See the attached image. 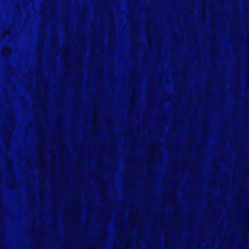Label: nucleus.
<instances>
[{
    "mask_svg": "<svg viewBox=\"0 0 249 249\" xmlns=\"http://www.w3.org/2000/svg\"><path fill=\"white\" fill-rule=\"evenodd\" d=\"M166 171H249V169H167Z\"/></svg>",
    "mask_w": 249,
    "mask_h": 249,
    "instance_id": "1",
    "label": "nucleus"
},
{
    "mask_svg": "<svg viewBox=\"0 0 249 249\" xmlns=\"http://www.w3.org/2000/svg\"><path fill=\"white\" fill-rule=\"evenodd\" d=\"M153 157V155H152V154H149V156H148V159L149 160H151Z\"/></svg>",
    "mask_w": 249,
    "mask_h": 249,
    "instance_id": "2",
    "label": "nucleus"
}]
</instances>
